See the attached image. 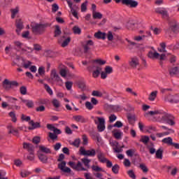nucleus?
Segmentation results:
<instances>
[{
	"mask_svg": "<svg viewBox=\"0 0 179 179\" xmlns=\"http://www.w3.org/2000/svg\"><path fill=\"white\" fill-rule=\"evenodd\" d=\"M49 26L48 23H32L31 24V31L34 36H43L45 33V29Z\"/></svg>",
	"mask_w": 179,
	"mask_h": 179,
	"instance_id": "f257e3e1",
	"label": "nucleus"
},
{
	"mask_svg": "<svg viewBox=\"0 0 179 179\" xmlns=\"http://www.w3.org/2000/svg\"><path fill=\"white\" fill-rule=\"evenodd\" d=\"M64 159H65V155H64V154H60L57 159V162H61L59 163L58 167L59 170H61V171H62L63 173H69L72 171V170L71 169V168L66 166V162L62 161L64 160Z\"/></svg>",
	"mask_w": 179,
	"mask_h": 179,
	"instance_id": "f03ea898",
	"label": "nucleus"
},
{
	"mask_svg": "<svg viewBox=\"0 0 179 179\" xmlns=\"http://www.w3.org/2000/svg\"><path fill=\"white\" fill-rule=\"evenodd\" d=\"M50 81L52 83H58V85H62L63 83L62 79L55 69H52L50 71Z\"/></svg>",
	"mask_w": 179,
	"mask_h": 179,
	"instance_id": "7ed1b4c3",
	"label": "nucleus"
},
{
	"mask_svg": "<svg viewBox=\"0 0 179 179\" xmlns=\"http://www.w3.org/2000/svg\"><path fill=\"white\" fill-rule=\"evenodd\" d=\"M148 57L151 59H166V54H159L156 50H151L148 52Z\"/></svg>",
	"mask_w": 179,
	"mask_h": 179,
	"instance_id": "20e7f679",
	"label": "nucleus"
},
{
	"mask_svg": "<svg viewBox=\"0 0 179 179\" xmlns=\"http://www.w3.org/2000/svg\"><path fill=\"white\" fill-rule=\"evenodd\" d=\"M80 155H82L83 156H90V157H94V156H96V150L94 148L85 150V148L80 147Z\"/></svg>",
	"mask_w": 179,
	"mask_h": 179,
	"instance_id": "39448f33",
	"label": "nucleus"
},
{
	"mask_svg": "<svg viewBox=\"0 0 179 179\" xmlns=\"http://www.w3.org/2000/svg\"><path fill=\"white\" fill-rule=\"evenodd\" d=\"M69 166L73 169V170H76V171H86V169L83 167L82 162H78L76 164L74 162H68Z\"/></svg>",
	"mask_w": 179,
	"mask_h": 179,
	"instance_id": "423d86ee",
	"label": "nucleus"
},
{
	"mask_svg": "<svg viewBox=\"0 0 179 179\" xmlns=\"http://www.w3.org/2000/svg\"><path fill=\"white\" fill-rule=\"evenodd\" d=\"M117 3L119 2H122L123 5L129 6L131 8H136L138 6V3L135 0H115Z\"/></svg>",
	"mask_w": 179,
	"mask_h": 179,
	"instance_id": "0eeeda50",
	"label": "nucleus"
},
{
	"mask_svg": "<svg viewBox=\"0 0 179 179\" xmlns=\"http://www.w3.org/2000/svg\"><path fill=\"white\" fill-rule=\"evenodd\" d=\"M113 73V67L107 66L105 67L104 71H101V79H107L108 75Z\"/></svg>",
	"mask_w": 179,
	"mask_h": 179,
	"instance_id": "6e6552de",
	"label": "nucleus"
},
{
	"mask_svg": "<svg viewBox=\"0 0 179 179\" xmlns=\"http://www.w3.org/2000/svg\"><path fill=\"white\" fill-rule=\"evenodd\" d=\"M164 101H169V103H179V95H167L164 98Z\"/></svg>",
	"mask_w": 179,
	"mask_h": 179,
	"instance_id": "1a4fd4ad",
	"label": "nucleus"
},
{
	"mask_svg": "<svg viewBox=\"0 0 179 179\" xmlns=\"http://www.w3.org/2000/svg\"><path fill=\"white\" fill-rule=\"evenodd\" d=\"M98 120L97 128L99 132H103L106 129V120L103 117H96Z\"/></svg>",
	"mask_w": 179,
	"mask_h": 179,
	"instance_id": "9d476101",
	"label": "nucleus"
},
{
	"mask_svg": "<svg viewBox=\"0 0 179 179\" xmlns=\"http://www.w3.org/2000/svg\"><path fill=\"white\" fill-rule=\"evenodd\" d=\"M169 31H173V33H179V22L176 21H172L170 23Z\"/></svg>",
	"mask_w": 179,
	"mask_h": 179,
	"instance_id": "9b49d317",
	"label": "nucleus"
},
{
	"mask_svg": "<svg viewBox=\"0 0 179 179\" xmlns=\"http://www.w3.org/2000/svg\"><path fill=\"white\" fill-rule=\"evenodd\" d=\"M92 76L93 78H97L101 75V71H103V68L100 66H94L92 68Z\"/></svg>",
	"mask_w": 179,
	"mask_h": 179,
	"instance_id": "f8f14e48",
	"label": "nucleus"
},
{
	"mask_svg": "<svg viewBox=\"0 0 179 179\" xmlns=\"http://www.w3.org/2000/svg\"><path fill=\"white\" fill-rule=\"evenodd\" d=\"M129 65L131 68L136 69V68L139 66V59L136 57H131L129 62Z\"/></svg>",
	"mask_w": 179,
	"mask_h": 179,
	"instance_id": "ddd939ff",
	"label": "nucleus"
},
{
	"mask_svg": "<svg viewBox=\"0 0 179 179\" xmlns=\"http://www.w3.org/2000/svg\"><path fill=\"white\" fill-rule=\"evenodd\" d=\"M109 143L115 153H121V152H122V149L118 148V142L116 141L110 140Z\"/></svg>",
	"mask_w": 179,
	"mask_h": 179,
	"instance_id": "4468645a",
	"label": "nucleus"
},
{
	"mask_svg": "<svg viewBox=\"0 0 179 179\" xmlns=\"http://www.w3.org/2000/svg\"><path fill=\"white\" fill-rule=\"evenodd\" d=\"M60 45L63 48L68 46L69 43H71V37L69 36H63L60 40H59Z\"/></svg>",
	"mask_w": 179,
	"mask_h": 179,
	"instance_id": "2eb2a0df",
	"label": "nucleus"
},
{
	"mask_svg": "<svg viewBox=\"0 0 179 179\" xmlns=\"http://www.w3.org/2000/svg\"><path fill=\"white\" fill-rule=\"evenodd\" d=\"M113 136L115 139H122V136L124 135V133L121 131V130L115 129L112 131Z\"/></svg>",
	"mask_w": 179,
	"mask_h": 179,
	"instance_id": "dca6fc26",
	"label": "nucleus"
},
{
	"mask_svg": "<svg viewBox=\"0 0 179 179\" xmlns=\"http://www.w3.org/2000/svg\"><path fill=\"white\" fill-rule=\"evenodd\" d=\"M94 45V42L92 40L86 41L83 45L85 52H87L90 50V47Z\"/></svg>",
	"mask_w": 179,
	"mask_h": 179,
	"instance_id": "f3484780",
	"label": "nucleus"
},
{
	"mask_svg": "<svg viewBox=\"0 0 179 179\" xmlns=\"http://www.w3.org/2000/svg\"><path fill=\"white\" fill-rule=\"evenodd\" d=\"M47 128H48V129H50V131H52V132H54V134L55 135H59V134H62V131H61L60 129H57L52 124H48Z\"/></svg>",
	"mask_w": 179,
	"mask_h": 179,
	"instance_id": "a211bd4d",
	"label": "nucleus"
},
{
	"mask_svg": "<svg viewBox=\"0 0 179 179\" xmlns=\"http://www.w3.org/2000/svg\"><path fill=\"white\" fill-rule=\"evenodd\" d=\"M163 114V112L161 110H152V111H149L145 113V117H149L150 115L151 117H155V115H160Z\"/></svg>",
	"mask_w": 179,
	"mask_h": 179,
	"instance_id": "6ab92c4d",
	"label": "nucleus"
},
{
	"mask_svg": "<svg viewBox=\"0 0 179 179\" xmlns=\"http://www.w3.org/2000/svg\"><path fill=\"white\" fill-rule=\"evenodd\" d=\"M97 159H98L99 162H100V163H106V159H107L106 158V155L101 151H99L97 153Z\"/></svg>",
	"mask_w": 179,
	"mask_h": 179,
	"instance_id": "aec40b11",
	"label": "nucleus"
},
{
	"mask_svg": "<svg viewBox=\"0 0 179 179\" xmlns=\"http://www.w3.org/2000/svg\"><path fill=\"white\" fill-rule=\"evenodd\" d=\"M94 36L95 38H98L99 40H106V34L99 31L98 32H96Z\"/></svg>",
	"mask_w": 179,
	"mask_h": 179,
	"instance_id": "412c9836",
	"label": "nucleus"
},
{
	"mask_svg": "<svg viewBox=\"0 0 179 179\" xmlns=\"http://www.w3.org/2000/svg\"><path fill=\"white\" fill-rule=\"evenodd\" d=\"M39 153L41 152L42 153H45L46 155H48L51 153V150L45 145H39Z\"/></svg>",
	"mask_w": 179,
	"mask_h": 179,
	"instance_id": "4be33fe9",
	"label": "nucleus"
},
{
	"mask_svg": "<svg viewBox=\"0 0 179 179\" xmlns=\"http://www.w3.org/2000/svg\"><path fill=\"white\" fill-rule=\"evenodd\" d=\"M29 124L30 125V127L28 128V129L30 130L36 129V128H40V123L34 122L33 120H31L29 122Z\"/></svg>",
	"mask_w": 179,
	"mask_h": 179,
	"instance_id": "5701e85b",
	"label": "nucleus"
},
{
	"mask_svg": "<svg viewBox=\"0 0 179 179\" xmlns=\"http://www.w3.org/2000/svg\"><path fill=\"white\" fill-rule=\"evenodd\" d=\"M23 148L24 149H26L27 150H28V152H33V150H34V146L29 143H24Z\"/></svg>",
	"mask_w": 179,
	"mask_h": 179,
	"instance_id": "b1692460",
	"label": "nucleus"
},
{
	"mask_svg": "<svg viewBox=\"0 0 179 179\" xmlns=\"http://www.w3.org/2000/svg\"><path fill=\"white\" fill-rule=\"evenodd\" d=\"M22 101L28 108H33L34 107V103L31 100L22 99Z\"/></svg>",
	"mask_w": 179,
	"mask_h": 179,
	"instance_id": "393cba45",
	"label": "nucleus"
},
{
	"mask_svg": "<svg viewBox=\"0 0 179 179\" xmlns=\"http://www.w3.org/2000/svg\"><path fill=\"white\" fill-rule=\"evenodd\" d=\"M157 93L158 92L157 90L152 91L148 96V100L150 101H155L156 100V97H157Z\"/></svg>",
	"mask_w": 179,
	"mask_h": 179,
	"instance_id": "a878e982",
	"label": "nucleus"
},
{
	"mask_svg": "<svg viewBox=\"0 0 179 179\" xmlns=\"http://www.w3.org/2000/svg\"><path fill=\"white\" fill-rule=\"evenodd\" d=\"M16 31L17 33H20V30L23 29V22H22V20H16Z\"/></svg>",
	"mask_w": 179,
	"mask_h": 179,
	"instance_id": "bb28decb",
	"label": "nucleus"
},
{
	"mask_svg": "<svg viewBox=\"0 0 179 179\" xmlns=\"http://www.w3.org/2000/svg\"><path fill=\"white\" fill-rule=\"evenodd\" d=\"M173 133H174V130L169 129V131H166V132H164V133H157L156 134V136L158 138H163V136H166L167 135H170V134H173Z\"/></svg>",
	"mask_w": 179,
	"mask_h": 179,
	"instance_id": "cd10ccee",
	"label": "nucleus"
},
{
	"mask_svg": "<svg viewBox=\"0 0 179 179\" xmlns=\"http://www.w3.org/2000/svg\"><path fill=\"white\" fill-rule=\"evenodd\" d=\"M166 122L169 125H174L176 122H174V116L171 115H166Z\"/></svg>",
	"mask_w": 179,
	"mask_h": 179,
	"instance_id": "c85d7f7f",
	"label": "nucleus"
},
{
	"mask_svg": "<svg viewBox=\"0 0 179 179\" xmlns=\"http://www.w3.org/2000/svg\"><path fill=\"white\" fill-rule=\"evenodd\" d=\"M92 170H93V171H96V173H104L105 171L104 169H103V168L97 166V165H92L91 166Z\"/></svg>",
	"mask_w": 179,
	"mask_h": 179,
	"instance_id": "c756f323",
	"label": "nucleus"
},
{
	"mask_svg": "<svg viewBox=\"0 0 179 179\" xmlns=\"http://www.w3.org/2000/svg\"><path fill=\"white\" fill-rule=\"evenodd\" d=\"M163 143H166V145H169V146H173V138L171 137H166L162 139Z\"/></svg>",
	"mask_w": 179,
	"mask_h": 179,
	"instance_id": "7c9ffc66",
	"label": "nucleus"
},
{
	"mask_svg": "<svg viewBox=\"0 0 179 179\" xmlns=\"http://www.w3.org/2000/svg\"><path fill=\"white\" fill-rule=\"evenodd\" d=\"M38 159L42 162V163H47L48 157H47L44 154L38 152Z\"/></svg>",
	"mask_w": 179,
	"mask_h": 179,
	"instance_id": "2f4dec72",
	"label": "nucleus"
},
{
	"mask_svg": "<svg viewBox=\"0 0 179 179\" xmlns=\"http://www.w3.org/2000/svg\"><path fill=\"white\" fill-rule=\"evenodd\" d=\"M155 155H156L157 159H159L162 160V159H163V148H159L155 152Z\"/></svg>",
	"mask_w": 179,
	"mask_h": 179,
	"instance_id": "473e14b6",
	"label": "nucleus"
},
{
	"mask_svg": "<svg viewBox=\"0 0 179 179\" xmlns=\"http://www.w3.org/2000/svg\"><path fill=\"white\" fill-rule=\"evenodd\" d=\"M109 108L112 110V111L117 112V111H121L122 110V107L118 106V105H110Z\"/></svg>",
	"mask_w": 179,
	"mask_h": 179,
	"instance_id": "72a5a7b5",
	"label": "nucleus"
},
{
	"mask_svg": "<svg viewBox=\"0 0 179 179\" xmlns=\"http://www.w3.org/2000/svg\"><path fill=\"white\" fill-rule=\"evenodd\" d=\"M3 87H4V89H10L11 81H10L8 79H5L4 81L3 82Z\"/></svg>",
	"mask_w": 179,
	"mask_h": 179,
	"instance_id": "f704fd0d",
	"label": "nucleus"
},
{
	"mask_svg": "<svg viewBox=\"0 0 179 179\" xmlns=\"http://www.w3.org/2000/svg\"><path fill=\"white\" fill-rule=\"evenodd\" d=\"M22 64V66L25 68V69H29V68L31 66L33 63L30 61L25 60V61H23Z\"/></svg>",
	"mask_w": 179,
	"mask_h": 179,
	"instance_id": "c9c22d12",
	"label": "nucleus"
},
{
	"mask_svg": "<svg viewBox=\"0 0 179 179\" xmlns=\"http://www.w3.org/2000/svg\"><path fill=\"white\" fill-rule=\"evenodd\" d=\"M73 33L75 34L80 35L82 33V29H80V27L79 26L76 25L72 28Z\"/></svg>",
	"mask_w": 179,
	"mask_h": 179,
	"instance_id": "e433bc0d",
	"label": "nucleus"
},
{
	"mask_svg": "<svg viewBox=\"0 0 179 179\" xmlns=\"http://www.w3.org/2000/svg\"><path fill=\"white\" fill-rule=\"evenodd\" d=\"M157 12L158 13H160L163 16V17H167V16H169V13L164 9L158 8L157 9Z\"/></svg>",
	"mask_w": 179,
	"mask_h": 179,
	"instance_id": "4c0bfd02",
	"label": "nucleus"
},
{
	"mask_svg": "<svg viewBox=\"0 0 179 179\" xmlns=\"http://www.w3.org/2000/svg\"><path fill=\"white\" fill-rule=\"evenodd\" d=\"M123 124L121 121H117L113 126H109L108 128V129H111V128H113V127L115 128H122V127H123Z\"/></svg>",
	"mask_w": 179,
	"mask_h": 179,
	"instance_id": "58836bf2",
	"label": "nucleus"
},
{
	"mask_svg": "<svg viewBox=\"0 0 179 179\" xmlns=\"http://www.w3.org/2000/svg\"><path fill=\"white\" fill-rule=\"evenodd\" d=\"M93 19H101L103 17V14L97 11L92 13Z\"/></svg>",
	"mask_w": 179,
	"mask_h": 179,
	"instance_id": "ea45409f",
	"label": "nucleus"
},
{
	"mask_svg": "<svg viewBox=\"0 0 179 179\" xmlns=\"http://www.w3.org/2000/svg\"><path fill=\"white\" fill-rule=\"evenodd\" d=\"M10 12H11V18L15 19V17L16 16V15L19 13V8L17 7L14 9H11Z\"/></svg>",
	"mask_w": 179,
	"mask_h": 179,
	"instance_id": "a19ab883",
	"label": "nucleus"
},
{
	"mask_svg": "<svg viewBox=\"0 0 179 179\" xmlns=\"http://www.w3.org/2000/svg\"><path fill=\"white\" fill-rule=\"evenodd\" d=\"M170 75H178L179 73V67H173L169 71Z\"/></svg>",
	"mask_w": 179,
	"mask_h": 179,
	"instance_id": "79ce46f5",
	"label": "nucleus"
},
{
	"mask_svg": "<svg viewBox=\"0 0 179 179\" xmlns=\"http://www.w3.org/2000/svg\"><path fill=\"white\" fill-rule=\"evenodd\" d=\"M149 139V136H141L140 142H142L143 143H144V145H146L147 143H148Z\"/></svg>",
	"mask_w": 179,
	"mask_h": 179,
	"instance_id": "37998d69",
	"label": "nucleus"
},
{
	"mask_svg": "<svg viewBox=\"0 0 179 179\" xmlns=\"http://www.w3.org/2000/svg\"><path fill=\"white\" fill-rule=\"evenodd\" d=\"M162 49H159V52H162V54H165L166 57H167V52L166 51V43H162L160 44Z\"/></svg>",
	"mask_w": 179,
	"mask_h": 179,
	"instance_id": "c03bdc74",
	"label": "nucleus"
},
{
	"mask_svg": "<svg viewBox=\"0 0 179 179\" xmlns=\"http://www.w3.org/2000/svg\"><path fill=\"white\" fill-rule=\"evenodd\" d=\"M41 142V137L38 136H36L32 138V143H34V145H38Z\"/></svg>",
	"mask_w": 179,
	"mask_h": 179,
	"instance_id": "a18cd8bd",
	"label": "nucleus"
},
{
	"mask_svg": "<svg viewBox=\"0 0 179 179\" xmlns=\"http://www.w3.org/2000/svg\"><path fill=\"white\" fill-rule=\"evenodd\" d=\"M55 37H58V36L61 35V28L58 25H55Z\"/></svg>",
	"mask_w": 179,
	"mask_h": 179,
	"instance_id": "49530a36",
	"label": "nucleus"
},
{
	"mask_svg": "<svg viewBox=\"0 0 179 179\" xmlns=\"http://www.w3.org/2000/svg\"><path fill=\"white\" fill-rule=\"evenodd\" d=\"M52 103L55 108H59L61 107V103L57 99H54Z\"/></svg>",
	"mask_w": 179,
	"mask_h": 179,
	"instance_id": "de8ad7c7",
	"label": "nucleus"
},
{
	"mask_svg": "<svg viewBox=\"0 0 179 179\" xmlns=\"http://www.w3.org/2000/svg\"><path fill=\"white\" fill-rule=\"evenodd\" d=\"M106 37H107L108 41H113V40H114V35H113V32H111V31H109L106 34Z\"/></svg>",
	"mask_w": 179,
	"mask_h": 179,
	"instance_id": "09e8293b",
	"label": "nucleus"
},
{
	"mask_svg": "<svg viewBox=\"0 0 179 179\" xmlns=\"http://www.w3.org/2000/svg\"><path fill=\"white\" fill-rule=\"evenodd\" d=\"M82 140H83V145H84L85 146H87V145L89 143V138H87V136H86L85 134L83 135Z\"/></svg>",
	"mask_w": 179,
	"mask_h": 179,
	"instance_id": "8fccbe9b",
	"label": "nucleus"
},
{
	"mask_svg": "<svg viewBox=\"0 0 179 179\" xmlns=\"http://www.w3.org/2000/svg\"><path fill=\"white\" fill-rule=\"evenodd\" d=\"M120 171V166L118 164H115L112 166V171L114 174H118V171Z\"/></svg>",
	"mask_w": 179,
	"mask_h": 179,
	"instance_id": "3c124183",
	"label": "nucleus"
},
{
	"mask_svg": "<svg viewBox=\"0 0 179 179\" xmlns=\"http://www.w3.org/2000/svg\"><path fill=\"white\" fill-rule=\"evenodd\" d=\"M8 134H13V135H17V130L13 129L12 126H9Z\"/></svg>",
	"mask_w": 179,
	"mask_h": 179,
	"instance_id": "603ef678",
	"label": "nucleus"
},
{
	"mask_svg": "<svg viewBox=\"0 0 179 179\" xmlns=\"http://www.w3.org/2000/svg\"><path fill=\"white\" fill-rule=\"evenodd\" d=\"M87 1H85L81 4V12H86L87 10Z\"/></svg>",
	"mask_w": 179,
	"mask_h": 179,
	"instance_id": "864d4df0",
	"label": "nucleus"
},
{
	"mask_svg": "<svg viewBox=\"0 0 179 179\" xmlns=\"http://www.w3.org/2000/svg\"><path fill=\"white\" fill-rule=\"evenodd\" d=\"M66 88L67 90H72V86L73 85V83L71 81H67L65 83Z\"/></svg>",
	"mask_w": 179,
	"mask_h": 179,
	"instance_id": "5fc2aeb1",
	"label": "nucleus"
},
{
	"mask_svg": "<svg viewBox=\"0 0 179 179\" xmlns=\"http://www.w3.org/2000/svg\"><path fill=\"white\" fill-rule=\"evenodd\" d=\"M92 96H95V97H102L103 96V93H101V92L99 91H93L92 92Z\"/></svg>",
	"mask_w": 179,
	"mask_h": 179,
	"instance_id": "6e6d98bb",
	"label": "nucleus"
},
{
	"mask_svg": "<svg viewBox=\"0 0 179 179\" xmlns=\"http://www.w3.org/2000/svg\"><path fill=\"white\" fill-rule=\"evenodd\" d=\"M9 115L13 122H16V121H17V119L16 118V114L15 113V112H10Z\"/></svg>",
	"mask_w": 179,
	"mask_h": 179,
	"instance_id": "4d7b16f0",
	"label": "nucleus"
},
{
	"mask_svg": "<svg viewBox=\"0 0 179 179\" xmlns=\"http://www.w3.org/2000/svg\"><path fill=\"white\" fill-rule=\"evenodd\" d=\"M22 38H30V31H25L22 34Z\"/></svg>",
	"mask_w": 179,
	"mask_h": 179,
	"instance_id": "13d9d810",
	"label": "nucleus"
},
{
	"mask_svg": "<svg viewBox=\"0 0 179 179\" xmlns=\"http://www.w3.org/2000/svg\"><path fill=\"white\" fill-rule=\"evenodd\" d=\"M156 131V127L153 126H150L146 128V132H148V134H152V132H155Z\"/></svg>",
	"mask_w": 179,
	"mask_h": 179,
	"instance_id": "bf43d9fd",
	"label": "nucleus"
},
{
	"mask_svg": "<svg viewBox=\"0 0 179 179\" xmlns=\"http://www.w3.org/2000/svg\"><path fill=\"white\" fill-rule=\"evenodd\" d=\"M85 107L87 110H93L94 106L90 101L85 102Z\"/></svg>",
	"mask_w": 179,
	"mask_h": 179,
	"instance_id": "052dcab7",
	"label": "nucleus"
},
{
	"mask_svg": "<svg viewBox=\"0 0 179 179\" xmlns=\"http://www.w3.org/2000/svg\"><path fill=\"white\" fill-rule=\"evenodd\" d=\"M140 169H141V170L143 171V173H148V171H149L148 166H146V165L145 164H141Z\"/></svg>",
	"mask_w": 179,
	"mask_h": 179,
	"instance_id": "680f3d73",
	"label": "nucleus"
},
{
	"mask_svg": "<svg viewBox=\"0 0 179 179\" xmlns=\"http://www.w3.org/2000/svg\"><path fill=\"white\" fill-rule=\"evenodd\" d=\"M128 176L133 179L136 178V176H135V172H134L132 170H129L127 171Z\"/></svg>",
	"mask_w": 179,
	"mask_h": 179,
	"instance_id": "e2e57ef3",
	"label": "nucleus"
},
{
	"mask_svg": "<svg viewBox=\"0 0 179 179\" xmlns=\"http://www.w3.org/2000/svg\"><path fill=\"white\" fill-rule=\"evenodd\" d=\"M123 164L125 167H131V162L127 158L124 159Z\"/></svg>",
	"mask_w": 179,
	"mask_h": 179,
	"instance_id": "0e129e2a",
	"label": "nucleus"
},
{
	"mask_svg": "<svg viewBox=\"0 0 179 179\" xmlns=\"http://www.w3.org/2000/svg\"><path fill=\"white\" fill-rule=\"evenodd\" d=\"M73 146L76 148H79V145H80V138H76L73 143Z\"/></svg>",
	"mask_w": 179,
	"mask_h": 179,
	"instance_id": "69168bd1",
	"label": "nucleus"
},
{
	"mask_svg": "<svg viewBox=\"0 0 179 179\" xmlns=\"http://www.w3.org/2000/svg\"><path fill=\"white\" fill-rule=\"evenodd\" d=\"M59 74L62 78H66V70L65 69H62L59 71Z\"/></svg>",
	"mask_w": 179,
	"mask_h": 179,
	"instance_id": "338daca9",
	"label": "nucleus"
},
{
	"mask_svg": "<svg viewBox=\"0 0 179 179\" xmlns=\"http://www.w3.org/2000/svg\"><path fill=\"white\" fill-rule=\"evenodd\" d=\"M81 162H83V164H85V166H89V164L90 163V159H87V158H83L81 159Z\"/></svg>",
	"mask_w": 179,
	"mask_h": 179,
	"instance_id": "774afa93",
	"label": "nucleus"
}]
</instances>
